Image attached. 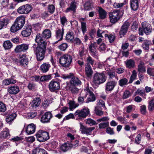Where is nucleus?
<instances>
[{"mask_svg":"<svg viewBox=\"0 0 154 154\" xmlns=\"http://www.w3.org/2000/svg\"><path fill=\"white\" fill-rule=\"evenodd\" d=\"M35 41L37 43V45L35 44H33L32 48L34 52L36 54L38 61H41L45 57L47 42L42 39L41 35L40 34H37Z\"/></svg>","mask_w":154,"mask_h":154,"instance_id":"f257e3e1","label":"nucleus"},{"mask_svg":"<svg viewBox=\"0 0 154 154\" xmlns=\"http://www.w3.org/2000/svg\"><path fill=\"white\" fill-rule=\"evenodd\" d=\"M25 22V17L23 16L17 17L10 28L11 32L14 33L20 30L23 27Z\"/></svg>","mask_w":154,"mask_h":154,"instance_id":"f03ea898","label":"nucleus"},{"mask_svg":"<svg viewBox=\"0 0 154 154\" xmlns=\"http://www.w3.org/2000/svg\"><path fill=\"white\" fill-rule=\"evenodd\" d=\"M106 80V77L104 72H97L93 75L91 84L94 87L98 86L104 83Z\"/></svg>","mask_w":154,"mask_h":154,"instance_id":"7ed1b4c3","label":"nucleus"},{"mask_svg":"<svg viewBox=\"0 0 154 154\" xmlns=\"http://www.w3.org/2000/svg\"><path fill=\"white\" fill-rule=\"evenodd\" d=\"M72 59L71 55L65 54L60 58L59 63L62 67H68L72 62Z\"/></svg>","mask_w":154,"mask_h":154,"instance_id":"20e7f679","label":"nucleus"},{"mask_svg":"<svg viewBox=\"0 0 154 154\" xmlns=\"http://www.w3.org/2000/svg\"><path fill=\"white\" fill-rule=\"evenodd\" d=\"M120 11L118 10H115L109 14L110 22L112 24L117 22L120 19Z\"/></svg>","mask_w":154,"mask_h":154,"instance_id":"39448f33","label":"nucleus"},{"mask_svg":"<svg viewBox=\"0 0 154 154\" xmlns=\"http://www.w3.org/2000/svg\"><path fill=\"white\" fill-rule=\"evenodd\" d=\"M35 135L37 140L40 142L45 141L49 138V133L43 130H39Z\"/></svg>","mask_w":154,"mask_h":154,"instance_id":"423d86ee","label":"nucleus"},{"mask_svg":"<svg viewBox=\"0 0 154 154\" xmlns=\"http://www.w3.org/2000/svg\"><path fill=\"white\" fill-rule=\"evenodd\" d=\"M32 7L29 4H26L19 7L17 10V12L20 14H28L32 10Z\"/></svg>","mask_w":154,"mask_h":154,"instance_id":"0eeeda50","label":"nucleus"},{"mask_svg":"<svg viewBox=\"0 0 154 154\" xmlns=\"http://www.w3.org/2000/svg\"><path fill=\"white\" fill-rule=\"evenodd\" d=\"M89 110L87 108H83L81 110H78L74 113L75 116H77L79 119L85 118L89 114Z\"/></svg>","mask_w":154,"mask_h":154,"instance_id":"6e6552de","label":"nucleus"},{"mask_svg":"<svg viewBox=\"0 0 154 154\" xmlns=\"http://www.w3.org/2000/svg\"><path fill=\"white\" fill-rule=\"evenodd\" d=\"M80 131L81 133L83 134H86L87 135L91 134L92 131L95 129L94 127H88L84 125L81 123H80Z\"/></svg>","mask_w":154,"mask_h":154,"instance_id":"1a4fd4ad","label":"nucleus"},{"mask_svg":"<svg viewBox=\"0 0 154 154\" xmlns=\"http://www.w3.org/2000/svg\"><path fill=\"white\" fill-rule=\"evenodd\" d=\"M130 25V23L128 21H126L121 26L119 32L120 37H122L126 34Z\"/></svg>","mask_w":154,"mask_h":154,"instance_id":"9d476101","label":"nucleus"},{"mask_svg":"<svg viewBox=\"0 0 154 154\" xmlns=\"http://www.w3.org/2000/svg\"><path fill=\"white\" fill-rule=\"evenodd\" d=\"M48 88L51 92H54L60 89V83L58 82L52 80L50 82Z\"/></svg>","mask_w":154,"mask_h":154,"instance_id":"9b49d317","label":"nucleus"},{"mask_svg":"<svg viewBox=\"0 0 154 154\" xmlns=\"http://www.w3.org/2000/svg\"><path fill=\"white\" fill-rule=\"evenodd\" d=\"M75 142L76 143L75 145L73 143H64L61 146L60 150L63 152H66L71 149L72 147L75 148L78 146L79 141L76 140Z\"/></svg>","mask_w":154,"mask_h":154,"instance_id":"f8f14e48","label":"nucleus"},{"mask_svg":"<svg viewBox=\"0 0 154 154\" xmlns=\"http://www.w3.org/2000/svg\"><path fill=\"white\" fill-rule=\"evenodd\" d=\"M117 81L114 80L108 81L106 84L105 90L106 91H111L114 89L117 84Z\"/></svg>","mask_w":154,"mask_h":154,"instance_id":"ddd939ff","label":"nucleus"},{"mask_svg":"<svg viewBox=\"0 0 154 154\" xmlns=\"http://www.w3.org/2000/svg\"><path fill=\"white\" fill-rule=\"evenodd\" d=\"M29 45L26 44H23L17 45L15 48L14 51L17 53L25 52L29 48Z\"/></svg>","mask_w":154,"mask_h":154,"instance_id":"4468645a","label":"nucleus"},{"mask_svg":"<svg viewBox=\"0 0 154 154\" xmlns=\"http://www.w3.org/2000/svg\"><path fill=\"white\" fill-rule=\"evenodd\" d=\"M29 62V60L27 57L23 54L20 57L19 63L21 66L26 68L28 67Z\"/></svg>","mask_w":154,"mask_h":154,"instance_id":"2eb2a0df","label":"nucleus"},{"mask_svg":"<svg viewBox=\"0 0 154 154\" xmlns=\"http://www.w3.org/2000/svg\"><path fill=\"white\" fill-rule=\"evenodd\" d=\"M142 25L143 29V32L147 35L149 34L152 32V28L151 25L149 23L144 22L142 23Z\"/></svg>","mask_w":154,"mask_h":154,"instance_id":"dca6fc26","label":"nucleus"},{"mask_svg":"<svg viewBox=\"0 0 154 154\" xmlns=\"http://www.w3.org/2000/svg\"><path fill=\"white\" fill-rule=\"evenodd\" d=\"M7 91L10 94H16L19 92L20 88L18 86L14 85L9 87L7 89Z\"/></svg>","mask_w":154,"mask_h":154,"instance_id":"f3484780","label":"nucleus"},{"mask_svg":"<svg viewBox=\"0 0 154 154\" xmlns=\"http://www.w3.org/2000/svg\"><path fill=\"white\" fill-rule=\"evenodd\" d=\"M77 5V3L76 2H75L74 0L72 1L69 4V7L67 8L65 11V12L68 13L69 12L72 11L74 13H75Z\"/></svg>","mask_w":154,"mask_h":154,"instance_id":"a211bd4d","label":"nucleus"},{"mask_svg":"<svg viewBox=\"0 0 154 154\" xmlns=\"http://www.w3.org/2000/svg\"><path fill=\"white\" fill-rule=\"evenodd\" d=\"M52 117V114L50 112H46L42 116L41 121L43 123L48 122Z\"/></svg>","mask_w":154,"mask_h":154,"instance_id":"6ab92c4d","label":"nucleus"},{"mask_svg":"<svg viewBox=\"0 0 154 154\" xmlns=\"http://www.w3.org/2000/svg\"><path fill=\"white\" fill-rule=\"evenodd\" d=\"M32 32V27L27 25L24 27L21 32L22 35L24 37H27L29 36Z\"/></svg>","mask_w":154,"mask_h":154,"instance_id":"aec40b11","label":"nucleus"},{"mask_svg":"<svg viewBox=\"0 0 154 154\" xmlns=\"http://www.w3.org/2000/svg\"><path fill=\"white\" fill-rule=\"evenodd\" d=\"M64 29L63 27L61 29L57 28L55 31L56 37L58 41L62 40L64 34Z\"/></svg>","mask_w":154,"mask_h":154,"instance_id":"412c9836","label":"nucleus"},{"mask_svg":"<svg viewBox=\"0 0 154 154\" xmlns=\"http://www.w3.org/2000/svg\"><path fill=\"white\" fill-rule=\"evenodd\" d=\"M106 74L108 77V80H112L114 78L116 79L117 81L118 80V77L116 75L114 71L109 69L106 71Z\"/></svg>","mask_w":154,"mask_h":154,"instance_id":"4be33fe9","label":"nucleus"},{"mask_svg":"<svg viewBox=\"0 0 154 154\" xmlns=\"http://www.w3.org/2000/svg\"><path fill=\"white\" fill-rule=\"evenodd\" d=\"M140 0H130V4L131 7L133 11L137 10L139 6Z\"/></svg>","mask_w":154,"mask_h":154,"instance_id":"5701e85b","label":"nucleus"},{"mask_svg":"<svg viewBox=\"0 0 154 154\" xmlns=\"http://www.w3.org/2000/svg\"><path fill=\"white\" fill-rule=\"evenodd\" d=\"M10 137L9 129L5 128L2 131L0 134V138L2 139H8Z\"/></svg>","mask_w":154,"mask_h":154,"instance_id":"b1692460","label":"nucleus"},{"mask_svg":"<svg viewBox=\"0 0 154 154\" xmlns=\"http://www.w3.org/2000/svg\"><path fill=\"white\" fill-rule=\"evenodd\" d=\"M35 126L33 124H31L28 125L26 128V131L28 134L34 133L35 130Z\"/></svg>","mask_w":154,"mask_h":154,"instance_id":"393cba45","label":"nucleus"},{"mask_svg":"<svg viewBox=\"0 0 154 154\" xmlns=\"http://www.w3.org/2000/svg\"><path fill=\"white\" fill-rule=\"evenodd\" d=\"M17 114L15 113H11L6 116V121L7 123L11 124L15 119Z\"/></svg>","mask_w":154,"mask_h":154,"instance_id":"a878e982","label":"nucleus"},{"mask_svg":"<svg viewBox=\"0 0 154 154\" xmlns=\"http://www.w3.org/2000/svg\"><path fill=\"white\" fill-rule=\"evenodd\" d=\"M97 44L96 42L91 43L89 47V50L91 52V54L93 56H96L97 53L96 47H97Z\"/></svg>","mask_w":154,"mask_h":154,"instance_id":"bb28decb","label":"nucleus"},{"mask_svg":"<svg viewBox=\"0 0 154 154\" xmlns=\"http://www.w3.org/2000/svg\"><path fill=\"white\" fill-rule=\"evenodd\" d=\"M70 83L71 85L78 86L81 85L82 82L78 78L73 77L70 81Z\"/></svg>","mask_w":154,"mask_h":154,"instance_id":"cd10ccee","label":"nucleus"},{"mask_svg":"<svg viewBox=\"0 0 154 154\" xmlns=\"http://www.w3.org/2000/svg\"><path fill=\"white\" fill-rule=\"evenodd\" d=\"M16 82V80L12 78H8L4 79L2 82L4 86H8L10 85L15 84Z\"/></svg>","mask_w":154,"mask_h":154,"instance_id":"c85d7f7f","label":"nucleus"},{"mask_svg":"<svg viewBox=\"0 0 154 154\" xmlns=\"http://www.w3.org/2000/svg\"><path fill=\"white\" fill-rule=\"evenodd\" d=\"M98 11L99 14V17L100 19H103L106 18L107 13L102 8L99 7Z\"/></svg>","mask_w":154,"mask_h":154,"instance_id":"c756f323","label":"nucleus"},{"mask_svg":"<svg viewBox=\"0 0 154 154\" xmlns=\"http://www.w3.org/2000/svg\"><path fill=\"white\" fill-rule=\"evenodd\" d=\"M85 91L87 93V95L88 94H89V97L88 98V102L93 101L95 100V98L93 93L90 91L89 88H86L85 89Z\"/></svg>","mask_w":154,"mask_h":154,"instance_id":"7c9ffc66","label":"nucleus"},{"mask_svg":"<svg viewBox=\"0 0 154 154\" xmlns=\"http://www.w3.org/2000/svg\"><path fill=\"white\" fill-rule=\"evenodd\" d=\"M41 99L40 97L35 98L31 103L32 107L36 108L39 106L41 103Z\"/></svg>","mask_w":154,"mask_h":154,"instance_id":"2f4dec72","label":"nucleus"},{"mask_svg":"<svg viewBox=\"0 0 154 154\" xmlns=\"http://www.w3.org/2000/svg\"><path fill=\"white\" fill-rule=\"evenodd\" d=\"M74 33L73 31H69L66 36V40L69 42H72L74 38Z\"/></svg>","mask_w":154,"mask_h":154,"instance_id":"473e14b6","label":"nucleus"},{"mask_svg":"<svg viewBox=\"0 0 154 154\" xmlns=\"http://www.w3.org/2000/svg\"><path fill=\"white\" fill-rule=\"evenodd\" d=\"M87 96V93L85 91V89L82 91L80 94V95L78 97V100L79 103L82 104L84 102V99Z\"/></svg>","mask_w":154,"mask_h":154,"instance_id":"72a5a7b5","label":"nucleus"},{"mask_svg":"<svg viewBox=\"0 0 154 154\" xmlns=\"http://www.w3.org/2000/svg\"><path fill=\"white\" fill-rule=\"evenodd\" d=\"M32 154H48L47 152L44 149L37 147L32 150Z\"/></svg>","mask_w":154,"mask_h":154,"instance_id":"f704fd0d","label":"nucleus"},{"mask_svg":"<svg viewBox=\"0 0 154 154\" xmlns=\"http://www.w3.org/2000/svg\"><path fill=\"white\" fill-rule=\"evenodd\" d=\"M137 70L140 74L146 72V67L145 66V63L143 62L142 61L140 62L137 66Z\"/></svg>","mask_w":154,"mask_h":154,"instance_id":"c9c22d12","label":"nucleus"},{"mask_svg":"<svg viewBox=\"0 0 154 154\" xmlns=\"http://www.w3.org/2000/svg\"><path fill=\"white\" fill-rule=\"evenodd\" d=\"M51 66L50 65L46 63H44L40 66V69L43 72L45 73L48 72Z\"/></svg>","mask_w":154,"mask_h":154,"instance_id":"e433bc0d","label":"nucleus"},{"mask_svg":"<svg viewBox=\"0 0 154 154\" xmlns=\"http://www.w3.org/2000/svg\"><path fill=\"white\" fill-rule=\"evenodd\" d=\"M126 66L128 68L131 69L135 67V61L132 59L127 60L125 62Z\"/></svg>","mask_w":154,"mask_h":154,"instance_id":"4c0bfd02","label":"nucleus"},{"mask_svg":"<svg viewBox=\"0 0 154 154\" xmlns=\"http://www.w3.org/2000/svg\"><path fill=\"white\" fill-rule=\"evenodd\" d=\"M85 73L87 76L88 77H91L92 75L93 71L90 65L86 66L85 68Z\"/></svg>","mask_w":154,"mask_h":154,"instance_id":"58836bf2","label":"nucleus"},{"mask_svg":"<svg viewBox=\"0 0 154 154\" xmlns=\"http://www.w3.org/2000/svg\"><path fill=\"white\" fill-rule=\"evenodd\" d=\"M42 35L43 37L48 39L51 37V32L49 29H45L43 32Z\"/></svg>","mask_w":154,"mask_h":154,"instance_id":"ea45409f","label":"nucleus"},{"mask_svg":"<svg viewBox=\"0 0 154 154\" xmlns=\"http://www.w3.org/2000/svg\"><path fill=\"white\" fill-rule=\"evenodd\" d=\"M119 85L121 87H123L128 84V80L125 78H123L119 80L118 82Z\"/></svg>","mask_w":154,"mask_h":154,"instance_id":"a19ab883","label":"nucleus"},{"mask_svg":"<svg viewBox=\"0 0 154 154\" xmlns=\"http://www.w3.org/2000/svg\"><path fill=\"white\" fill-rule=\"evenodd\" d=\"M10 20L8 18H3L0 20V29H2L5 26H7L9 23Z\"/></svg>","mask_w":154,"mask_h":154,"instance_id":"79ce46f5","label":"nucleus"},{"mask_svg":"<svg viewBox=\"0 0 154 154\" xmlns=\"http://www.w3.org/2000/svg\"><path fill=\"white\" fill-rule=\"evenodd\" d=\"M104 36L106 38H108L109 39L110 43H112L115 39V35L114 34H110L109 35L105 34Z\"/></svg>","mask_w":154,"mask_h":154,"instance_id":"37998d69","label":"nucleus"},{"mask_svg":"<svg viewBox=\"0 0 154 154\" xmlns=\"http://www.w3.org/2000/svg\"><path fill=\"white\" fill-rule=\"evenodd\" d=\"M151 44V42L149 40H143L142 46L145 50H148L149 49V45Z\"/></svg>","mask_w":154,"mask_h":154,"instance_id":"c03bdc74","label":"nucleus"},{"mask_svg":"<svg viewBox=\"0 0 154 154\" xmlns=\"http://www.w3.org/2000/svg\"><path fill=\"white\" fill-rule=\"evenodd\" d=\"M68 104H69V109L70 110H73L79 106V104L76 103L74 101L70 100Z\"/></svg>","mask_w":154,"mask_h":154,"instance_id":"a18cd8bd","label":"nucleus"},{"mask_svg":"<svg viewBox=\"0 0 154 154\" xmlns=\"http://www.w3.org/2000/svg\"><path fill=\"white\" fill-rule=\"evenodd\" d=\"M11 42L9 40L5 41L3 44V46L5 50H8L11 49L12 47Z\"/></svg>","mask_w":154,"mask_h":154,"instance_id":"49530a36","label":"nucleus"},{"mask_svg":"<svg viewBox=\"0 0 154 154\" xmlns=\"http://www.w3.org/2000/svg\"><path fill=\"white\" fill-rule=\"evenodd\" d=\"M85 121L86 124L89 125L91 126L93 125H97L98 124V123L95 120L91 118H88L86 119Z\"/></svg>","mask_w":154,"mask_h":154,"instance_id":"de8ad7c7","label":"nucleus"},{"mask_svg":"<svg viewBox=\"0 0 154 154\" xmlns=\"http://www.w3.org/2000/svg\"><path fill=\"white\" fill-rule=\"evenodd\" d=\"M51 79V75L42 76L40 78V81L42 82L47 81Z\"/></svg>","mask_w":154,"mask_h":154,"instance_id":"09e8293b","label":"nucleus"},{"mask_svg":"<svg viewBox=\"0 0 154 154\" xmlns=\"http://www.w3.org/2000/svg\"><path fill=\"white\" fill-rule=\"evenodd\" d=\"M148 109L149 111L151 112L154 110V99H152L149 102Z\"/></svg>","mask_w":154,"mask_h":154,"instance_id":"8fccbe9b","label":"nucleus"},{"mask_svg":"<svg viewBox=\"0 0 154 154\" xmlns=\"http://www.w3.org/2000/svg\"><path fill=\"white\" fill-rule=\"evenodd\" d=\"M92 2L90 1H88L86 2L84 5L85 9L87 11L90 10L92 8Z\"/></svg>","mask_w":154,"mask_h":154,"instance_id":"3c124183","label":"nucleus"},{"mask_svg":"<svg viewBox=\"0 0 154 154\" xmlns=\"http://www.w3.org/2000/svg\"><path fill=\"white\" fill-rule=\"evenodd\" d=\"M94 111L95 114L98 116H101L103 114V112L100 109L98 106L95 107Z\"/></svg>","mask_w":154,"mask_h":154,"instance_id":"603ef678","label":"nucleus"},{"mask_svg":"<svg viewBox=\"0 0 154 154\" xmlns=\"http://www.w3.org/2000/svg\"><path fill=\"white\" fill-rule=\"evenodd\" d=\"M94 60L90 56H88L86 58V62L87 65H91L93 66L94 63Z\"/></svg>","mask_w":154,"mask_h":154,"instance_id":"864d4df0","label":"nucleus"},{"mask_svg":"<svg viewBox=\"0 0 154 154\" xmlns=\"http://www.w3.org/2000/svg\"><path fill=\"white\" fill-rule=\"evenodd\" d=\"M100 129H104L107 128L109 126V122H103L99 124L98 125Z\"/></svg>","mask_w":154,"mask_h":154,"instance_id":"5fc2aeb1","label":"nucleus"},{"mask_svg":"<svg viewBox=\"0 0 154 154\" xmlns=\"http://www.w3.org/2000/svg\"><path fill=\"white\" fill-rule=\"evenodd\" d=\"M48 11L50 14H52L55 10V7L53 5H49L48 6Z\"/></svg>","mask_w":154,"mask_h":154,"instance_id":"6e6d98bb","label":"nucleus"},{"mask_svg":"<svg viewBox=\"0 0 154 154\" xmlns=\"http://www.w3.org/2000/svg\"><path fill=\"white\" fill-rule=\"evenodd\" d=\"M6 110L5 105L2 102H0V112H4Z\"/></svg>","mask_w":154,"mask_h":154,"instance_id":"4d7b16f0","label":"nucleus"},{"mask_svg":"<svg viewBox=\"0 0 154 154\" xmlns=\"http://www.w3.org/2000/svg\"><path fill=\"white\" fill-rule=\"evenodd\" d=\"M141 136L140 134H138L135 138L134 143L137 144H139L141 139Z\"/></svg>","mask_w":154,"mask_h":154,"instance_id":"13d9d810","label":"nucleus"},{"mask_svg":"<svg viewBox=\"0 0 154 154\" xmlns=\"http://www.w3.org/2000/svg\"><path fill=\"white\" fill-rule=\"evenodd\" d=\"M68 47L67 44L65 43H63L59 45L58 48L61 50L64 51L66 50Z\"/></svg>","mask_w":154,"mask_h":154,"instance_id":"bf43d9fd","label":"nucleus"},{"mask_svg":"<svg viewBox=\"0 0 154 154\" xmlns=\"http://www.w3.org/2000/svg\"><path fill=\"white\" fill-rule=\"evenodd\" d=\"M76 86H74L71 85L70 88L71 91L72 93H76L78 92L79 90L76 87Z\"/></svg>","mask_w":154,"mask_h":154,"instance_id":"052dcab7","label":"nucleus"},{"mask_svg":"<svg viewBox=\"0 0 154 154\" xmlns=\"http://www.w3.org/2000/svg\"><path fill=\"white\" fill-rule=\"evenodd\" d=\"M105 33V31L101 30L99 29H98L97 32V36L98 37L103 38V35H104L105 34H104Z\"/></svg>","mask_w":154,"mask_h":154,"instance_id":"680f3d73","label":"nucleus"},{"mask_svg":"<svg viewBox=\"0 0 154 154\" xmlns=\"http://www.w3.org/2000/svg\"><path fill=\"white\" fill-rule=\"evenodd\" d=\"M81 28L83 33L84 34L87 31L86 23H82L81 24Z\"/></svg>","mask_w":154,"mask_h":154,"instance_id":"e2e57ef3","label":"nucleus"},{"mask_svg":"<svg viewBox=\"0 0 154 154\" xmlns=\"http://www.w3.org/2000/svg\"><path fill=\"white\" fill-rule=\"evenodd\" d=\"M135 106L133 105H129L127 107L126 112L128 113H130L135 109Z\"/></svg>","mask_w":154,"mask_h":154,"instance_id":"0e129e2a","label":"nucleus"},{"mask_svg":"<svg viewBox=\"0 0 154 154\" xmlns=\"http://www.w3.org/2000/svg\"><path fill=\"white\" fill-rule=\"evenodd\" d=\"M147 72L151 76L154 74V68L148 67L147 69Z\"/></svg>","mask_w":154,"mask_h":154,"instance_id":"69168bd1","label":"nucleus"},{"mask_svg":"<svg viewBox=\"0 0 154 154\" xmlns=\"http://www.w3.org/2000/svg\"><path fill=\"white\" fill-rule=\"evenodd\" d=\"M106 131L108 134L112 135L115 134L113 128L110 127H107L106 130Z\"/></svg>","mask_w":154,"mask_h":154,"instance_id":"338daca9","label":"nucleus"},{"mask_svg":"<svg viewBox=\"0 0 154 154\" xmlns=\"http://www.w3.org/2000/svg\"><path fill=\"white\" fill-rule=\"evenodd\" d=\"M25 140L27 142L32 143L35 140V138L33 136H31L26 137Z\"/></svg>","mask_w":154,"mask_h":154,"instance_id":"774afa93","label":"nucleus"}]
</instances>
